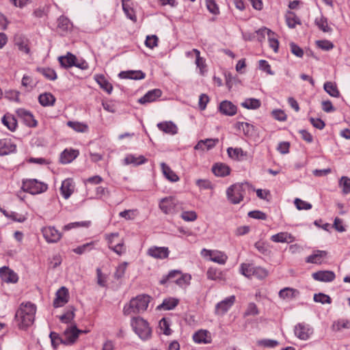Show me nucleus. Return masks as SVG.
Masks as SVG:
<instances>
[{
	"label": "nucleus",
	"mask_w": 350,
	"mask_h": 350,
	"mask_svg": "<svg viewBox=\"0 0 350 350\" xmlns=\"http://www.w3.org/2000/svg\"><path fill=\"white\" fill-rule=\"evenodd\" d=\"M36 311V307L33 304L21 305L15 315L20 329H25L33 323Z\"/></svg>",
	"instance_id": "f257e3e1"
},
{
	"label": "nucleus",
	"mask_w": 350,
	"mask_h": 350,
	"mask_svg": "<svg viewBox=\"0 0 350 350\" xmlns=\"http://www.w3.org/2000/svg\"><path fill=\"white\" fill-rule=\"evenodd\" d=\"M150 301V297L146 295H140L133 298L129 304H126L123 309L125 315L132 313H140L146 310Z\"/></svg>",
	"instance_id": "f03ea898"
},
{
	"label": "nucleus",
	"mask_w": 350,
	"mask_h": 350,
	"mask_svg": "<svg viewBox=\"0 0 350 350\" xmlns=\"http://www.w3.org/2000/svg\"><path fill=\"white\" fill-rule=\"evenodd\" d=\"M249 186L247 183H236L231 185L226 191L228 200L234 204H239L243 200L245 189L248 188Z\"/></svg>",
	"instance_id": "7ed1b4c3"
},
{
	"label": "nucleus",
	"mask_w": 350,
	"mask_h": 350,
	"mask_svg": "<svg viewBox=\"0 0 350 350\" xmlns=\"http://www.w3.org/2000/svg\"><path fill=\"white\" fill-rule=\"evenodd\" d=\"M159 207L165 215H174L182 209L181 204L173 196H168L161 199Z\"/></svg>",
	"instance_id": "20e7f679"
},
{
	"label": "nucleus",
	"mask_w": 350,
	"mask_h": 350,
	"mask_svg": "<svg viewBox=\"0 0 350 350\" xmlns=\"http://www.w3.org/2000/svg\"><path fill=\"white\" fill-rule=\"evenodd\" d=\"M131 325L135 332L142 340L148 339L152 330L146 321L140 317H135L131 321Z\"/></svg>",
	"instance_id": "39448f33"
},
{
	"label": "nucleus",
	"mask_w": 350,
	"mask_h": 350,
	"mask_svg": "<svg viewBox=\"0 0 350 350\" xmlns=\"http://www.w3.org/2000/svg\"><path fill=\"white\" fill-rule=\"evenodd\" d=\"M22 189L25 192L36 195L46 191L48 185L37 179H27L23 180Z\"/></svg>",
	"instance_id": "423d86ee"
},
{
	"label": "nucleus",
	"mask_w": 350,
	"mask_h": 350,
	"mask_svg": "<svg viewBox=\"0 0 350 350\" xmlns=\"http://www.w3.org/2000/svg\"><path fill=\"white\" fill-rule=\"evenodd\" d=\"M241 272L247 278L255 276L259 279H264L268 275V271L265 269L260 267H255L250 263L241 264Z\"/></svg>",
	"instance_id": "0eeeda50"
},
{
	"label": "nucleus",
	"mask_w": 350,
	"mask_h": 350,
	"mask_svg": "<svg viewBox=\"0 0 350 350\" xmlns=\"http://www.w3.org/2000/svg\"><path fill=\"white\" fill-rule=\"evenodd\" d=\"M86 331H83L81 329H79L77 327L76 324H72L68 325L67 328L63 332L64 336V344L65 345H72L74 344L78 337L79 335L81 333H86Z\"/></svg>",
	"instance_id": "6e6552de"
},
{
	"label": "nucleus",
	"mask_w": 350,
	"mask_h": 350,
	"mask_svg": "<svg viewBox=\"0 0 350 350\" xmlns=\"http://www.w3.org/2000/svg\"><path fill=\"white\" fill-rule=\"evenodd\" d=\"M201 254L205 257L209 256L211 261L219 265H224L228 260V256L221 251L203 249Z\"/></svg>",
	"instance_id": "1a4fd4ad"
},
{
	"label": "nucleus",
	"mask_w": 350,
	"mask_h": 350,
	"mask_svg": "<svg viewBox=\"0 0 350 350\" xmlns=\"http://www.w3.org/2000/svg\"><path fill=\"white\" fill-rule=\"evenodd\" d=\"M236 301L234 295H231L225 299L217 303L215 306V314L222 316L226 313L229 309L234 305Z\"/></svg>",
	"instance_id": "9d476101"
},
{
	"label": "nucleus",
	"mask_w": 350,
	"mask_h": 350,
	"mask_svg": "<svg viewBox=\"0 0 350 350\" xmlns=\"http://www.w3.org/2000/svg\"><path fill=\"white\" fill-rule=\"evenodd\" d=\"M42 232L48 243H57L62 238V234L53 226L44 227Z\"/></svg>",
	"instance_id": "9b49d317"
},
{
	"label": "nucleus",
	"mask_w": 350,
	"mask_h": 350,
	"mask_svg": "<svg viewBox=\"0 0 350 350\" xmlns=\"http://www.w3.org/2000/svg\"><path fill=\"white\" fill-rule=\"evenodd\" d=\"M16 114L27 126L29 127H35L37 126V121L29 111L24 109H18L16 111Z\"/></svg>",
	"instance_id": "f8f14e48"
},
{
	"label": "nucleus",
	"mask_w": 350,
	"mask_h": 350,
	"mask_svg": "<svg viewBox=\"0 0 350 350\" xmlns=\"http://www.w3.org/2000/svg\"><path fill=\"white\" fill-rule=\"evenodd\" d=\"M255 33H267L268 36L269 44V46L274 52L277 53L279 47V42L275 37V34L269 29L266 27L261 28L257 31H256Z\"/></svg>",
	"instance_id": "ddd939ff"
},
{
	"label": "nucleus",
	"mask_w": 350,
	"mask_h": 350,
	"mask_svg": "<svg viewBox=\"0 0 350 350\" xmlns=\"http://www.w3.org/2000/svg\"><path fill=\"white\" fill-rule=\"evenodd\" d=\"M170 251L166 247H156L153 246L148 249L147 254L154 258L159 259H163L168 257Z\"/></svg>",
	"instance_id": "4468645a"
},
{
	"label": "nucleus",
	"mask_w": 350,
	"mask_h": 350,
	"mask_svg": "<svg viewBox=\"0 0 350 350\" xmlns=\"http://www.w3.org/2000/svg\"><path fill=\"white\" fill-rule=\"evenodd\" d=\"M0 277L3 282L8 283H16L18 281L17 274L7 267L0 268Z\"/></svg>",
	"instance_id": "2eb2a0df"
},
{
	"label": "nucleus",
	"mask_w": 350,
	"mask_h": 350,
	"mask_svg": "<svg viewBox=\"0 0 350 350\" xmlns=\"http://www.w3.org/2000/svg\"><path fill=\"white\" fill-rule=\"evenodd\" d=\"M68 302V289L66 287H61L56 293V298L53 301L55 308L64 306Z\"/></svg>",
	"instance_id": "dca6fc26"
},
{
	"label": "nucleus",
	"mask_w": 350,
	"mask_h": 350,
	"mask_svg": "<svg viewBox=\"0 0 350 350\" xmlns=\"http://www.w3.org/2000/svg\"><path fill=\"white\" fill-rule=\"evenodd\" d=\"M295 334L301 340H307L312 333V330L303 323H299L295 327Z\"/></svg>",
	"instance_id": "f3484780"
},
{
	"label": "nucleus",
	"mask_w": 350,
	"mask_h": 350,
	"mask_svg": "<svg viewBox=\"0 0 350 350\" xmlns=\"http://www.w3.org/2000/svg\"><path fill=\"white\" fill-rule=\"evenodd\" d=\"M312 278L317 281L329 282L335 279L336 275L332 271H319L313 273Z\"/></svg>",
	"instance_id": "a211bd4d"
},
{
	"label": "nucleus",
	"mask_w": 350,
	"mask_h": 350,
	"mask_svg": "<svg viewBox=\"0 0 350 350\" xmlns=\"http://www.w3.org/2000/svg\"><path fill=\"white\" fill-rule=\"evenodd\" d=\"M162 92L159 89H154L148 91L143 97L139 99V103L141 104H146L156 100L158 98L161 97Z\"/></svg>",
	"instance_id": "6ab92c4d"
},
{
	"label": "nucleus",
	"mask_w": 350,
	"mask_h": 350,
	"mask_svg": "<svg viewBox=\"0 0 350 350\" xmlns=\"http://www.w3.org/2000/svg\"><path fill=\"white\" fill-rule=\"evenodd\" d=\"M193 340L197 343H211L212 338L211 333L204 329H200L196 332L193 336Z\"/></svg>",
	"instance_id": "aec40b11"
},
{
	"label": "nucleus",
	"mask_w": 350,
	"mask_h": 350,
	"mask_svg": "<svg viewBox=\"0 0 350 350\" xmlns=\"http://www.w3.org/2000/svg\"><path fill=\"white\" fill-rule=\"evenodd\" d=\"M16 150V145L8 139H0V156H4Z\"/></svg>",
	"instance_id": "412c9836"
},
{
	"label": "nucleus",
	"mask_w": 350,
	"mask_h": 350,
	"mask_svg": "<svg viewBox=\"0 0 350 350\" xmlns=\"http://www.w3.org/2000/svg\"><path fill=\"white\" fill-rule=\"evenodd\" d=\"M271 240L274 243H293L295 238L287 232H281L271 237Z\"/></svg>",
	"instance_id": "4be33fe9"
},
{
	"label": "nucleus",
	"mask_w": 350,
	"mask_h": 350,
	"mask_svg": "<svg viewBox=\"0 0 350 350\" xmlns=\"http://www.w3.org/2000/svg\"><path fill=\"white\" fill-rule=\"evenodd\" d=\"M219 111L226 116H234L237 113V107L230 101L224 100L219 105Z\"/></svg>",
	"instance_id": "5701e85b"
},
{
	"label": "nucleus",
	"mask_w": 350,
	"mask_h": 350,
	"mask_svg": "<svg viewBox=\"0 0 350 350\" xmlns=\"http://www.w3.org/2000/svg\"><path fill=\"white\" fill-rule=\"evenodd\" d=\"M119 77L122 79L139 80L144 79L145 73L141 70L122 71L119 73Z\"/></svg>",
	"instance_id": "b1692460"
},
{
	"label": "nucleus",
	"mask_w": 350,
	"mask_h": 350,
	"mask_svg": "<svg viewBox=\"0 0 350 350\" xmlns=\"http://www.w3.org/2000/svg\"><path fill=\"white\" fill-rule=\"evenodd\" d=\"M157 127L159 130L170 135H174L178 131L176 125L171 121L160 122L157 124Z\"/></svg>",
	"instance_id": "393cba45"
},
{
	"label": "nucleus",
	"mask_w": 350,
	"mask_h": 350,
	"mask_svg": "<svg viewBox=\"0 0 350 350\" xmlns=\"http://www.w3.org/2000/svg\"><path fill=\"white\" fill-rule=\"evenodd\" d=\"M219 142L218 139H206L204 140H200L195 146V150H204L205 147L207 150H210L215 146Z\"/></svg>",
	"instance_id": "a878e982"
},
{
	"label": "nucleus",
	"mask_w": 350,
	"mask_h": 350,
	"mask_svg": "<svg viewBox=\"0 0 350 350\" xmlns=\"http://www.w3.org/2000/svg\"><path fill=\"white\" fill-rule=\"evenodd\" d=\"M212 171L217 176H225L230 174V168L224 163H219L213 166Z\"/></svg>",
	"instance_id": "bb28decb"
},
{
	"label": "nucleus",
	"mask_w": 350,
	"mask_h": 350,
	"mask_svg": "<svg viewBox=\"0 0 350 350\" xmlns=\"http://www.w3.org/2000/svg\"><path fill=\"white\" fill-rule=\"evenodd\" d=\"M58 59L61 66L67 68L74 66L77 57L75 55L68 52L66 55L59 57Z\"/></svg>",
	"instance_id": "cd10ccee"
},
{
	"label": "nucleus",
	"mask_w": 350,
	"mask_h": 350,
	"mask_svg": "<svg viewBox=\"0 0 350 350\" xmlns=\"http://www.w3.org/2000/svg\"><path fill=\"white\" fill-rule=\"evenodd\" d=\"M162 172L165 177L171 182H177L179 180L178 175L165 163H161Z\"/></svg>",
	"instance_id": "c85d7f7f"
},
{
	"label": "nucleus",
	"mask_w": 350,
	"mask_h": 350,
	"mask_svg": "<svg viewBox=\"0 0 350 350\" xmlns=\"http://www.w3.org/2000/svg\"><path fill=\"white\" fill-rule=\"evenodd\" d=\"M327 256L325 251L317 250L313 254L307 257L306 261L308 263L321 264L323 258Z\"/></svg>",
	"instance_id": "c756f323"
},
{
	"label": "nucleus",
	"mask_w": 350,
	"mask_h": 350,
	"mask_svg": "<svg viewBox=\"0 0 350 350\" xmlns=\"http://www.w3.org/2000/svg\"><path fill=\"white\" fill-rule=\"evenodd\" d=\"M2 123L11 131H14L17 126V120L16 118L8 113L4 115L2 118Z\"/></svg>",
	"instance_id": "7c9ffc66"
},
{
	"label": "nucleus",
	"mask_w": 350,
	"mask_h": 350,
	"mask_svg": "<svg viewBox=\"0 0 350 350\" xmlns=\"http://www.w3.org/2000/svg\"><path fill=\"white\" fill-rule=\"evenodd\" d=\"M299 294L297 289L286 287L280 290L279 297L282 299H292Z\"/></svg>",
	"instance_id": "2f4dec72"
},
{
	"label": "nucleus",
	"mask_w": 350,
	"mask_h": 350,
	"mask_svg": "<svg viewBox=\"0 0 350 350\" xmlns=\"http://www.w3.org/2000/svg\"><path fill=\"white\" fill-rule=\"evenodd\" d=\"M60 190L63 196L66 199L68 198L74 191V186L72 185V180L70 179L64 180L62 182Z\"/></svg>",
	"instance_id": "473e14b6"
},
{
	"label": "nucleus",
	"mask_w": 350,
	"mask_h": 350,
	"mask_svg": "<svg viewBox=\"0 0 350 350\" xmlns=\"http://www.w3.org/2000/svg\"><path fill=\"white\" fill-rule=\"evenodd\" d=\"M79 152L77 150H65L60 157V161L62 163L66 164L72 161L78 155Z\"/></svg>",
	"instance_id": "72a5a7b5"
},
{
	"label": "nucleus",
	"mask_w": 350,
	"mask_h": 350,
	"mask_svg": "<svg viewBox=\"0 0 350 350\" xmlns=\"http://www.w3.org/2000/svg\"><path fill=\"white\" fill-rule=\"evenodd\" d=\"M27 42V40L21 34H16L14 36V43L18 47V49L28 53L29 49Z\"/></svg>",
	"instance_id": "f704fd0d"
},
{
	"label": "nucleus",
	"mask_w": 350,
	"mask_h": 350,
	"mask_svg": "<svg viewBox=\"0 0 350 350\" xmlns=\"http://www.w3.org/2000/svg\"><path fill=\"white\" fill-rule=\"evenodd\" d=\"M38 100L44 107L52 106L55 102V98L51 93H44L39 96Z\"/></svg>",
	"instance_id": "c9c22d12"
},
{
	"label": "nucleus",
	"mask_w": 350,
	"mask_h": 350,
	"mask_svg": "<svg viewBox=\"0 0 350 350\" xmlns=\"http://www.w3.org/2000/svg\"><path fill=\"white\" fill-rule=\"evenodd\" d=\"M96 82L98 83L100 87L106 91L108 94H111L113 90L112 85L105 79V77L100 75L95 77Z\"/></svg>",
	"instance_id": "e433bc0d"
},
{
	"label": "nucleus",
	"mask_w": 350,
	"mask_h": 350,
	"mask_svg": "<svg viewBox=\"0 0 350 350\" xmlns=\"http://www.w3.org/2000/svg\"><path fill=\"white\" fill-rule=\"evenodd\" d=\"M323 88L325 91L331 96L335 98L340 96V92L336 83L331 81H327L324 83Z\"/></svg>",
	"instance_id": "4c0bfd02"
},
{
	"label": "nucleus",
	"mask_w": 350,
	"mask_h": 350,
	"mask_svg": "<svg viewBox=\"0 0 350 350\" xmlns=\"http://www.w3.org/2000/svg\"><path fill=\"white\" fill-rule=\"evenodd\" d=\"M146 159L144 156L140 155L139 157H135L133 154L127 155L124 160V164H133L135 165L143 164L146 163Z\"/></svg>",
	"instance_id": "58836bf2"
},
{
	"label": "nucleus",
	"mask_w": 350,
	"mask_h": 350,
	"mask_svg": "<svg viewBox=\"0 0 350 350\" xmlns=\"http://www.w3.org/2000/svg\"><path fill=\"white\" fill-rule=\"evenodd\" d=\"M178 304V300L174 298H168L157 307L159 310H170L174 308Z\"/></svg>",
	"instance_id": "ea45409f"
},
{
	"label": "nucleus",
	"mask_w": 350,
	"mask_h": 350,
	"mask_svg": "<svg viewBox=\"0 0 350 350\" xmlns=\"http://www.w3.org/2000/svg\"><path fill=\"white\" fill-rule=\"evenodd\" d=\"M316 25L323 32L327 33L332 31V28L329 27L327 20L324 16L317 18L314 21Z\"/></svg>",
	"instance_id": "a19ab883"
},
{
	"label": "nucleus",
	"mask_w": 350,
	"mask_h": 350,
	"mask_svg": "<svg viewBox=\"0 0 350 350\" xmlns=\"http://www.w3.org/2000/svg\"><path fill=\"white\" fill-rule=\"evenodd\" d=\"M75 316V315L74 309L71 308L70 310H68L62 315L59 316V320L64 323H66V324L70 323V325L75 324V323H73Z\"/></svg>",
	"instance_id": "79ce46f5"
},
{
	"label": "nucleus",
	"mask_w": 350,
	"mask_h": 350,
	"mask_svg": "<svg viewBox=\"0 0 350 350\" xmlns=\"http://www.w3.org/2000/svg\"><path fill=\"white\" fill-rule=\"evenodd\" d=\"M241 106L248 109H256L260 106V101L256 98H247L241 103Z\"/></svg>",
	"instance_id": "37998d69"
},
{
	"label": "nucleus",
	"mask_w": 350,
	"mask_h": 350,
	"mask_svg": "<svg viewBox=\"0 0 350 350\" xmlns=\"http://www.w3.org/2000/svg\"><path fill=\"white\" fill-rule=\"evenodd\" d=\"M191 275L188 274H183L180 271V275H178L176 279H174V283L176 284L179 286H185L189 284L191 280Z\"/></svg>",
	"instance_id": "c03bdc74"
},
{
	"label": "nucleus",
	"mask_w": 350,
	"mask_h": 350,
	"mask_svg": "<svg viewBox=\"0 0 350 350\" xmlns=\"http://www.w3.org/2000/svg\"><path fill=\"white\" fill-rule=\"evenodd\" d=\"M286 23L290 28L295 27L296 25L300 24L299 18L293 12H288L286 17Z\"/></svg>",
	"instance_id": "a18cd8bd"
},
{
	"label": "nucleus",
	"mask_w": 350,
	"mask_h": 350,
	"mask_svg": "<svg viewBox=\"0 0 350 350\" xmlns=\"http://www.w3.org/2000/svg\"><path fill=\"white\" fill-rule=\"evenodd\" d=\"M128 265L129 263L127 262H123L116 267L113 275L116 280H120L124 277Z\"/></svg>",
	"instance_id": "49530a36"
},
{
	"label": "nucleus",
	"mask_w": 350,
	"mask_h": 350,
	"mask_svg": "<svg viewBox=\"0 0 350 350\" xmlns=\"http://www.w3.org/2000/svg\"><path fill=\"white\" fill-rule=\"evenodd\" d=\"M159 328L161 331L167 336H170L172 330L170 329V324L169 321H167L165 318H163L160 320L159 323Z\"/></svg>",
	"instance_id": "de8ad7c7"
},
{
	"label": "nucleus",
	"mask_w": 350,
	"mask_h": 350,
	"mask_svg": "<svg viewBox=\"0 0 350 350\" xmlns=\"http://www.w3.org/2000/svg\"><path fill=\"white\" fill-rule=\"evenodd\" d=\"M180 275V271L173 270L171 271L167 275L164 276L161 280V284H165L167 282H174V279H176Z\"/></svg>",
	"instance_id": "09e8293b"
},
{
	"label": "nucleus",
	"mask_w": 350,
	"mask_h": 350,
	"mask_svg": "<svg viewBox=\"0 0 350 350\" xmlns=\"http://www.w3.org/2000/svg\"><path fill=\"white\" fill-rule=\"evenodd\" d=\"M193 51L194 54L196 55V64L198 68H200V73L203 74L204 72V68L206 67L205 61L204 59L200 57V52L199 50L194 49H193Z\"/></svg>",
	"instance_id": "8fccbe9b"
},
{
	"label": "nucleus",
	"mask_w": 350,
	"mask_h": 350,
	"mask_svg": "<svg viewBox=\"0 0 350 350\" xmlns=\"http://www.w3.org/2000/svg\"><path fill=\"white\" fill-rule=\"evenodd\" d=\"M339 186L342 189L344 194L350 193V178L347 176H342L339 180Z\"/></svg>",
	"instance_id": "3c124183"
},
{
	"label": "nucleus",
	"mask_w": 350,
	"mask_h": 350,
	"mask_svg": "<svg viewBox=\"0 0 350 350\" xmlns=\"http://www.w3.org/2000/svg\"><path fill=\"white\" fill-rule=\"evenodd\" d=\"M67 125L77 132H85L88 129L87 125L79 122L68 121Z\"/></svg>",
	"instance_id": "603ef678"
},
{
	"label": "nucleus",
	"mask_w": 350,
	"mask_h": 350,
	"mask_svg": "<svg viewBox=\"0 0 350 350\" xmlns=\"http://www.w3.org/2000/svg\"><path fill=\"white\" fill-rule=\"evenodd\" d=\"M38 70L49 80H55L57 78L55 70L49 68H38Z\"/></svg>",
	"instance_id": "864d4df0"
},
{
	"label": "nucleus",
	"mask_w": 350,
	"mask_h": 350,
	"mask_svg": "<svg viewBox=\"0 0 350 350\" xmlns=\"http://www.w3.org/2000/svg\"><path fill=\"white\" fill-rule=\"evenodd\" d=\"M228 154L232 159H238L239 157L245 156L246 154L240 148H228L227 150Z\"/></svg>",
	"instance_id": "5fc2aeb1"
},
{
	"label": "nucleus",
	"mask_w": 350,
	"mask_h": 350,
	"mask_svg": "<svg viewBox=\"0 0 350 350\" xmlns=\"http://www.w3.org/2000/svg\"><path fill=\"white\" fill-rule=\"evenodd\" d=\"M254 246L263 255H269L271 253L269 245L265 242L258 241L255 243Z\"/></svg>",
	"instance_id": "6e6d98bb"
},
{
	"label": "nucleus",
	"mask_w": 350,
	"mask_h": 350,
	"mask_svg": "<svg viewBox=\"0 0 350 350\" xmlns=\"http://www.w3.org/2000/svg\"><path fill=\"white\" fill-rule=\"evenodd\" d=\"M49 337L51 338L52 345L55 348H56V347L60 343L64 344V336H60L59 334L56 332H51Z\"/></svg>",
	"instance_id": "4d7b16f0"
},
{
	"label": "nucleus",
	"mask_w": 350,
	"mask_h": 350,
	"mask_svg": "<svg viewBox=\"0 0 350 350\" xmlns=\"http://www.w3.org/2000/svg\"><path fill=\"white\" fill-rule=\"evenodd\" d=\"M314 301L315 302H319V303L324 304H330L332 301V299H331L330 297L327 295H325L324 293H318V294H314Z\"/></svg>",
	"instance_id": "13d9d810"
},
{
	"label": "nucleus",
	"mask_w": 350,
	"mask_h": 350,
	"mask_svg": "<svg viewBox=\"0 0 350 350\" xmlns=\"http://www.w3.org/2000/svg\"><path fill=\"white\" fill-rule=\"evenodd\" d=\"M207 278L212 280H216L220 279L221 277V273L216 268L211 267L208 269Z\"/></svg>",
	"instance_id": "bf43d9fd"
},
{
	"label": "nucleus",
	"mask_w": 350,
	"mask_h": 350,
	"mask_svg": "<svg viewBox=\"0 0 350 350\" xmlns=\"http://www.w3.org/2000/svg\"><path fill=\"white\" fill-rule=\"evenodd\" d=\"M294 203L298 210H309L312 208V204L305 202L299 198H296Z\"/></svg>",
	"instance_id": "052dcab7"
},
{
	"label": "nucleus",
	"mask_w": 350,
	"mask_h": 350,
	"mask_svg": "<svg viewBox=\"0 0 350 350\" xmlns=\"http://www.w3.org/2000/svg\"><path fill=\"white\" fill-rule=\"evenodd\" d=\"M158 40L159 39L157 36L155 35L148 36L145 41V44L147 47L150 49H153L154 47L157 46Z\"/></svg>",
	"instance_id": "680f3d73"
},
{
	"label": "nucleus",
	"mask_w": 350,
	"mask_h": 350,
	"mask_svg": "<svg viewBox=\"0 0 350 350\" xmlns=\"http://www.w3.org/2000/svg\"><path fill=\"white\" fill-rule=\"evenodd\" d=\"M181 218L186 221H193L197 219V214L195 211H183L181 213Z\"/></svg>",
	"instance_id": "e2e57ef3"
},
{
	"label": "nucleus",
	"mask_w": 350,
	"mask_h": 350,
	"mask_svg": "<svg viewBox=\"0 0 350 350\" xmlns=\"http://www.w3.org/2000/svg\"><path fill=\"white\" fill-rule=\"evenodd\" d=\"M206 8L208 11L213 14L219 13V8L215 0H206Z\"/></svg>",
	"instance_id": "0e129e2a"
},
{
	"label": "nucleus",
	"mask_w": 350,
	"mask_h": 350,
	"mask_svg": "<svg viewBox=\"0 0 350 350\" xmlns=\"http://www.w3.org/2000/svg\"><path fill=\"white\" fill-rule=\"evenodd\" d=\"M290 49L291 52L298 57H302L304 56V51L303 49L297 45L294 42L290 43Z\"/></svg>",
	"instance_id": "69168bd1"
},
{
	"label": "nucleus",
	"mask_w": 350,
	"mask_h": 350,
	"mask_svg": "<svg viewBox=\"0 0 350 350\" xmlns=\"http://www.w3.org/2000/svg\"><path fill=\"white\" fill-rule=\"evenodd\" d=\"M58 27L64 31L67 30L70 27V21L65 16H60L58 18Z\"/></svg>",
	"instance_id": "338daca9"
},
{
	"label": "nucleus",
	"mask_w": 350,
	"mask_h": 350,
	"mask_svg": "<svg viewBox=\"0 0 350 350\" xmlns=\"http://www.w3.org/2000/svg\"><path fill=\"white\" fill-rule=\"evenodd\" d=\"M318 47L321 48L325 51H329L334 48V44L329 40H318L316 42Z\"/></svg>",
	"instance_id": "774afa93"
}]
</instances>
